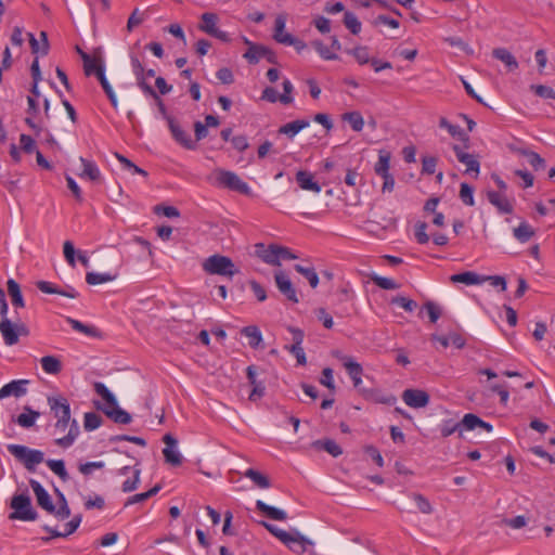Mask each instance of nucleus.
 Segmentation results:
<instances>
[{
    "instance_id": "obj_1",
    "label": "nucleus",
    "mask_w": 555,
    "mask_h": 555,
    "mask_svg": "<svg viewBox=\"0 0 555 555\" xmlns=\"http://www.w3.org/2000/svg\"><path fill=\"white\" fill-rule=\"evenodd\" d=\"M7 449L28 472H35L36 466L44 461V453L40 450L22 444H9Z\"/></svg>"
},
{
    "instance_id": "obj_2",
    "label": "nucleus",
    "mask_w": 555,
    "mask_h": 555,
    "mask_svg": "<svg viewBox=\"0 0 555 555\" xmlns=\"http://www.w3.org/2000/svg\"><path fill=\"white\" fill-rule=\"evenodd\" d=\"M13 512L9 515L10 519L23 521H34L38 518V513L31 505V499L28 493L13 495L10 503Z\"/></svg>"
},
{
    "instance_id": "obj_3",
    "label": "nucleus",
    "mask_w": 555,
    "mask_h": 555,
    "mask_svg": "<svg viewBox=\"0 0 555 555\" xmlns=\"http://www.w3.org/2000/svg\"><path fill=\"white\" fill-rule=\"evenodd\" d=\"M203 269L209 274L230 278L240 272L231 258L218 254L208 257L203 263Z\"/></svg>"
},
{
    "instance_id": "obj_4",
    "label": "nucleus",
    "mask_w": 555,
    "mask_h": 555,
    "mask_svg": "<svg viewBox=\"0 0 555 555\" xmlns=\"http://www.w3.org/2000/svg\"><path fill=\"white\" fill-rule=\"evenodd\" d=\"M0 333L2 335L3 341L7 346L16 345L20 340V336H28L29 328L27 325L20 320L15 323L11 320H1L0 321Z\"/></svg>"
},
{
    "instance_id": "obj_5",
    "label": "nucleus",
    "mask_w": 555,
    "mask_h": 555,
    "mask_svg": "<svg viewBox=\"0 0 555 555\" xmlns=\"http://www.w3.org/2000/svg\"><path fill=\"white\" fill-rule=\"evenodd\" d=\"M67 427H68L67 435L56 438L54 440L55 444L63 449H67L69 447H72L80 434L78 422L75 418H72V420L60 418L54 424L55 431L60 433V434L64 433Z\"/></svg>"
},
{
    "instance_id": "obj_6",
    "label": "nucleus",
    "mask_w": 555,
    "mask_h": 555,
    "mask_svg": "<svg viewBox=\"0 0 555 555\" xmlns=\"http://www.w3.org/2000/svg\"><path fill=\"white\" fill-rule=\"evenodd\" d=\"M217 181L220 185L231 191H235L244 195L250 194L249 185L233 171L223 169L218 170Z\"/></svg>"
},
{
    "instance_id": "obj_7",
    "label": "nucleus",
    "mask_w": 555,
    "mask_h": 555,
    "mask_svg": "<svg viewBox=\"0 0 555 555\" xmlns=\"http://www.w3.org/2000/svg\"><path fill=\"white\" fill-rule=\"evenodd\" d=\"M219 17L216 13L205 12L201 16V23L198 24V29L214 38L219 39L222 42H229L231 40L228 33L220 30L217 27V23Z\"/></svg>"
},
{
    "instance_id": "obj_8",
    "label": "nucleus",
    "mask_w": 555,
    "mask_h": 555,
    "mask_svg": "<svg viewBox=\"0 0 555 555\" xmlns=\"http://www.w3.org/2000/svg\"><path fill=\"white\" fill-rule=\"evenodd\" d=\"M245 43L248 44V49L244 54V57L250 64H257L260 59H266L271 64H278L276 54L266 46L250 42L245 38Z\"/></svg>"
},
{
    "instance_id": "obj_9",
    "label": "nucleus",
    "mask_w": 555,
    "mask_h": 555,
    "mask_svg": "<svg viewBox=\"0 0 555 555\" xmlns=\"http://www.w3.org/2000/svg\"><path fill=\"white\" fill-rule=\"evenodd\" d=\"M47 401L56 421H59L60 418L72 420L70 405L65 397L61 395L49 396Z\"/></svg>"
},
{
    "instance_id": "obj_10",
    "label": "nucleus",
    "mask_w": 555,
    "mask_h": 555,
    "mask_svg": "<svg viewBox=\"0 0 555 555\" xmlns=\"http://www.w3.org/2000/svg\"><path fill=\"white\" fill-rule=\"evenodd\" d=\"M274 280L278 289L287 298V300L292 301L293 304H297L299 301L297 292L286 273L283 271L275 272Z\"/></svg>"
},
{
    "instance_id": "obj_11",
    "label": "nucleus",
    "mask_w": 555,
    "mask_h": 555,
    "mask_svg": "<svg viewBox=\"0 0 555 555\" xmlns=\"http://www.w3.org/2000/svg\"><path fill=\"white\" fill-rule=\"evenodd\" d=\"M255 255L260 258L263 262L271 266H280L279 262V245L270 244L266 246L262 243H257L255 245Z\"/></svg>"
},
{
    "instance_id": "obj_12",
    "label": "nucleus",
    "mask_w": 555,
    "mask_h": 555,
    "mask_svg": "<svg viewBox=\"0 0 555 555\" xmlns=\"http://www.w3.org/2000/svg\"><path fill=\"white\" fill-rule=\"evenodd\" d=\"M291 551L297 554H302L307 551L309 545H313V542L302 535L299 531L293 530L288 532L287 538L283 542Z\"/></svg>"
},
{
    "instance_id": "obj_13",
    "label": "nucleus",
    "mask_w": 555,
    "mask_h": 555,
    "mask_svg": "<svg viewBox=\"0 0 555 555\" xmlns=\"http://www.w3.org/2000/svg\"><path fill=\"white\" fill-rule=\"evenodd\" d=\"M402 400L411 408H425L429 403V395L421 389H405L402 393Z\"/></svg>"
},
{
    "instance_id": "obj_14",
    "label": "nucleus",
    "mask_w": 555,
    "mask_h": 555,
    "mask_svg": "<svg viewBox=\"0 0 555 555\" xmlns=\"http://www.w3.org/2000/svg\"><path fill=\"white\" fill-rule=\"evenodd\" d=\"M30 384L28 379H15L5 384L0 389V400L13 396L15 398L24 397L27 393V386Z\"/></svg>"
},
{
    "instance_id": "obj_15",
    "label": "nucleus",
    "mask_w": 555,
    "mask_h": 555,
    "mask_svg": "<svg viewBox=\"0 0 555 555\" xmlns=\"http://www.w3.org/2000/svg\"><path fill=\"white\" fill-rule=\"evenodd\" d=\"M168 127L177 143L186 150L196 149V141L191 139V135L180 127L176 119H169Z\"/></svg>"
},
{
    "instance_id": "obj_16",
    "label": "nucleus",
    "mask_w": 555,
    "mask_h": 555,
    "mask_svg": "<svg viewBox=\"0 0 555 555\" xmlns=\"http://www.w3.org/2000/svg\"><path fill=\"white\" fill-rule=\"evenodd\" d=\"M29 485L36 495L37 504L47 513L54 512V503L42 485L35 479H30Z\"/></svg>"
},
{
    "instance_id": "obj_17",
    "label": "nucleus",
    "mask_w": 555,
    "mask_h": 555,
    "mask_svg": "<svg viewBox=\"0 0 555 555\" xmlns=\"http://www.w3.org/2000/svg\"><path fill=\"white\" fill-rule=\"evenodd\" d=\"M36 287L44 294H56L68 298H77L79 296V293L70 285L61 288L48 281H37Z\"/></svg>"
},
{
    "instance_id": "obj_18",
    "label": "nucleus",
    "mask_w": 555,
    "mask_h": 555,
    "mask_svg": "<svg viewBox=\"0 0 555 555\" xmlns=\"http://www.w3.org/2000/svg\"><path fill=\"white\" fill-rule=\"evenodd\" d=\"M453 152L460 163L466 166V172H476V175L480 171V163L476 158L475 155L466 153L463 151V149L459 145H453Z\"/></svg>"
},
{
    "instance_id": "obj_19",
    "label": "nucleus",
    "mask_w": 555,
    "mask_h": 555,
    "mask_svg": "<svg viewBox=\"0 0 555 555\" xmlns=\"http://www.w3.org/2000/svg\"><path fill=\"white\" fill-rule=\"evenodd\" d=\"M487 198L491 205H493L500 214H512L514 207L505 194L496 191H488Z\"/></svg>"
},
{
    "instance_id": "obj_20",
    "label": "nucleus",
    "mask_w": 555,
    "mask_h": 555,
    "mask_svg": "<svg viewBox=\"0 0 555 555\" xmlns=\"http://www.w3.org/2000/svg\"><path fill=\"white\" fill-rule=\"evenodd\" d=\"M98 408L101 409L107 417H109L113 422H115L117 424L127 425L132 421L131 415L127 411L122 410L118 405L117 401H116V405H108V406H100L99 405Z\"/></svg>"
},
{
    "instance_id": "obj_21",
    "label": "nucleus",
    "mask_w": 555,
    "mask_h": 555,
    "mask_svg": "<svg viewBox=\"0 0 555 555\" xmlns=\"http://www.w3.org/2000/svg\"><path fill=\"white\" fill-rule=\"evenodd\" d=\"M360 393L365 400H370L375 403L392 405L397 401V398L393 395H386L383 393L380 390L374 388L360 389Z\"/></svg>"
},
{
    "instance_id": "obj_22",
    "label": "nucleus",
    "mask_w": 555,
    "mask_h": 555,
    "mask_svg": "<svg viewBox=\"0 0 555 555\" xmlns=\"http://www.w3.org/2000/svg\"><path fill=\"white\" fill-rule=\"evenodd\" d=\"M246 375L249 384L253 386L251 392L249 393V400L256 401L263 397L266 387L262 382H258L256 378V366L249 365L246 369Z\"/></svg>"
},
{
    "instance_id": "obj_23",
    "label": "nucleus",
    "mask_w": 555,
    "mask_h": 555,
    "mask_svg": "<svg viewBox=\"0 0 555 555\" xmlns=\"http://www.w3.org/2000/svg\"><path fill=\"white\" fill-rule=\"evenodd\" d=\"M27 104L28 108L26 113L28 116L25 118V122L30 129L35 131L36 135H39L42 128L34 120V117L39 113L38 101L34 96H27Z\"/></svg>"
},
{
    "instance_id": "obj_24",
    "label": "nucleus",
    "mask_w": 555,
    "mask_h": 555,
    "mask_svg": "<svg viewBox=\"0 0 555 555\" xmlns=\"http://www.w3.org/2000/svg\"><path fill=\"white\" fill-rule=\"evenodd\" d=\"M439 127L447 129L448 132L453 138H456L457 140H460L464 143L465 149H468L469 137L462 128H460L459 126L452 125L451 122H449V120L446 117H441L439 119Z\"/></svg>"
},
{
    "instance_id": "obj_25",
    "label": "nucleus",
    "mask_w": 555,
    "mask_h": 555,
    "mask_svg": "<svg viewBox=\"0 0 555 555\" xmlns=\"http://www.w3.org/2000/svg\"><path fill=\"white\" fill-rule=\"evenodd\" d=\"M309 125L310 121L307 119H296L281 126L278 130V133L287 135L289 139H293L297 133L307 128Z\"/></svg>"
},
{
    "instance_id": "obj_26",
    "label": "nucleus",
    "mask_w": 555,
    "mask_h": 555,
    "mask_svg": "<svg viewBox=\"0 0 555 555\" xmlns=\"http://www.w3.org/2000/svg\"><path fill=\"white\" fill-rule=\"evenodd\" d=\"M296 181L302 190L312 191L314 193L321 191L320 184L313 180L312 173L308 171L299 170L296 173Z\"/></svg>"
},
{
    "instance_id": "obj_27",
    "label": "nucleus",
    "mask_w": 555,
    "mask_h": 555,
    "mask_svg": "<svg viewBox=\"0 0 555 555\" xmlns=\"http://www.w3.org/2000/svg\"><path fill=\"white\" fill-rule=\"evenodd\" d=\"M256 508L259 512H261L262 514H264L268 518L273 519V520L283 521L287 518V515L284 511H282L278 507L268 505L267 503H264L261 500L256 501Z\"/></svg>"
},
{
    "instance_id": "obj_28",
    "label": "nucleus",
    "mask_w": 555,
    "mask_h": 555,
    "mask_svg": "<svg viewBox=\"0 0 555 555\" xmlns=\"http://www.w3.org/2000/svg\"><path fill=\"white\" fill-rule=\"evenodd\" d=\"M8 294L11 298V302L16 308H24L25 300L21 291L20 284L13 280L9 279L7 282Z\"/></svg>"
},
{
    "instance_id": "obj_29",
    "label": "nucleus",
    "mask_w": 555,
    "mask_h": 555,
    "mask_svg": "<svg viewBox=\"0 0 555 555\" xmlns=\"http://www.w3.org/2000/svg\"><path fill=\"white\" fill-rule=\"evenodd\" d=\"M492 55L494 59L503 62L509 72H514L518 68V62L516 57L505 48L493 49Z\"/></svg>"
},
{
    "instance_id": "obj_30",
    "label": "nucleus",
    "mask_w": 555,
    "mask_h": 555,
    "mask_svg": "<svg viewBox=\"0 0 555 555\" xmlns=\"http://www.w3.org/2000/svg\"><path fill=\"white\" fill-rule=\"evenodd\" d=\"M42 370L47 374L57 375L63 369L62 361L55 356H44L40 359Z\"/></svg>"
},
{
    "instance_id": "obj_31",
    "label": "nucleus",
    "mask_w": 555,
    "mask_h": 555,
    "mask_svg": "<svg viewBox=\"0 0 555 555\" xmlns=\"http://www.w3.org/2000/svg\"><path fill=\"white\" fill-rule=\"evenodd\" d=\"M80 163L82 165V171L79 173L80 178H88L91 181H98L101 178L100 169L96 164L92 160H88L83 157H80Z\"/></svg>"
},
{
    "instance_id": "obj_32",
    "label": "nucleus",
    "mask_w": 555,
    "mask_h": 555,
    "mask_svg": "<svg viewBox=\"0 0 555 555\" xmlns=\"http://www.w3.org/2000/svg\"><path fill=\"white\" fill-rule=\"evenodd\" d=\"M453 283H463L466 285H479L483 283L481 275L473 271H465L462 273L453 274L450 278Z\"/></svg>"
},
{
    "instance_id": "obj_33",
    "label": "nucleus",
    "mask_w": 555,
    "mask_h": 555,
    "mask_svg": "<svg viewBox=\"0 0 555 555\" xmlns=\"http://www.w3.org/2000/svg\"><path fill=\"white\" fill-rule=\"evenodd\" d=\"M312 447L318 450H324L334 457L343 454V449L333 439H321L312 442Z\"/></svg>"
},
{
    "instance_id": "obj_34",
    "label": "nucleus",
    "mask_w": 555,
    "mask_h": 555,
    "mask_svg": "<svg viewBox=\"0 0 555 555\" xmlns=\"http://www.w3.org/2000/svg\"><path fill=\"white\" fill-rule=\"evenodd\" d=\"M346 371L351 378L353 383V387L358 389L360 392V389H365L364 387H361L362 384V374H363V367L360 363L356 362H348L346 364Z\"/></svg>"
},
{
    "instance_id": "obj_35",
    "label": "nucleus",
    "mask_w": 555,
    "mask_h": 555,
    "mask_svg": "<svg viewBox=\"0 0 555 555\" xmlns=\"http://www.w3.org/2000/svg\"><path fill=\"white\" fill-rule=\"evenodd\" d=\"M513 235L519 243L529 242L534 235V229L526 221H522L518 227L513 229Z\"/></svg>"
},
{
    "instance_id": "obj_36",
    "label": "nucleus",
    "mask_w": 555,
    "mask_h": 555,
    "mask_svg": "<svg viewBox=\"0 0 555 555\" xmlns=\"http://www.w3.org/2000/svg\"><path fill=\"white\" fill-rule=\"evenodd\" d=\"M24 413L20 414L15 422L24 428H29L35 425L36 420L40 416L38 411L33 410L30 406H24Z\"/></svg>"
},
{
    "instance_id": "obj_37",
    "label": "nucleus",
    "mask_w": 555,
    "mask_h": 555,
    "mask_svg": "<svg viewBox=\"0 0 555 555\" xmlns=\"http://www.w3.org/2000/svg\"><path fill=\"white\" fill-rule=\"evenodd\" d=\"M96 78L99 79V81H100V83H101L105 94L107 95L112 106L114 108H117L118 101H117L116 94H115L112 86L109 85L108 80L106 79L105 68H99L98 69Z\"/></svg>"
},
{
    "instance_id": "obj_38",
    "label": "nucleus",
    "mask_w": 555,
    "mask_h": 555,
    "mask_svg": "<svg viewBox=\"0 0 555 555\" xmlns=\"http://www.w3.org/2000/svg\"><path fill=\"white\" fill-rule=\"evenodd\" d=\"M341 120L350 125L351 129L356 132L362 131L364 127V119L360 112L352 111L346 112L341 115Z\"/></svg>"
},
{
    "instance_id": "obj_39",
    "label": "nucleus",
    "mask_w": 555,
    "mask_h": 555,
    "mask_svg": "<svg viewBox=\"0 0 555 555\" xmlns=\"http://www.w3.org/2000/svg\"><path fill=\"white\" fill-rule=\"evenodd\" d=\"M241 334L249 338L248 345L254 349L258 348L262 341V334L256 325L243 327Z\"/></svg>"
},
{
    "instance_id": "obj_40",
    "label": "nucleus",
    "mask_w": 555,
    "mask_h": 555,
    "mask_svg": "<svg viewBox=\"0 0 555 555\" xmlns=\"http://www.w3.org/2000/svg\"><path fill=\"white\" fill-rule=\"evenodd\" d=\"M66 321L68 324H70L72 328L76 332H80V333H82L87 336H91V337L100 336L99 331L94 326L86 325L82 322L75 320L70 317H67Z\"/></svg>"
},
{
    "instance_id": "obj_41",
    "label": "nucleus",
    "mask_w": 555,
    "mask_h": 555,
    "mask_svg": "<svg viewBox=\"0 0 555 555\" xmlns=\"http://www.w3.org/2000/svg\"><path fill=\"white\" fill-rule=\"evenodd\" d=\"M244 476L253 480L255 485L261 489H267L271 487L270 479L266 475L261 474L260 472L254 468H248L244 473Z\"/></svg>"
},
{
    "instance_id": "obj_42",
    "label": "nucleus",
    "mask_w": 555,
    "mask_h": 555,
    "mask_svg": "<svg viewBox=\"0 0 555 555\" xmlns=\"http://www.w3.org/2000/svg\"><path fill=\"white\" fill-rule=\"evenodd\" d=\"M439 431L443 438H447L455 433H459V437H462L459 422L452 418L443 420L439 425Z\"/></svg>"
},
{
    "instance_id": "obj_43",
    "label": "nucleus",
    "mask_w": 555,
    "mask_h": 555,
    "mask_svg": "<svg viewBox=\"0 0 555 555\" xmlns=\"http://www.w3.org/2000/svg\"><path fill=\"white\" fill-rule=\"evenodd\" d=\"M47 466L60 477L62 481H67L69 479V475L65 468V463L63 460H47Z\"/></svg>"
},
{
    "instance_id": "obj_44",
    "label": "nucleus",
    "mask_w": 555,
    "mask_h": 555,
    "mask_svg": "<svg viewBox=\"0 0 555 555\" xmlns=\"http://www.w3.org/2000/svg\"><path fill=\"white\" fill-rule=\"evenodd\" d=\"M294 269L299 274L304 275L308 280V282L312 288H315L319 285V276H318V273L315 272L314 268L304 267L301 264H295Z\"/></svg>"
},
{
    "instance_id": "obj_45",
    "label": "nucleus",
    "mask_w": 555,
    "mask_h": 555,
    "mask_svg": "<svg viewBox=\"0 0 555 555\" xmlns=\"http://www.w3.org/2000/svg\"><path fill=\"white\" fill-rule=\"evenodd\" d=\"M115 279H116V274H111V273L88 272L86 274V282L89 285H99V284L114 281Z\"/></svg>"
},
{
    "instance_id": "obj_46",
    "label": "nucleus",
    "mask_w": 555,
    "mask_h": 555,
    "mask_svg": "<svg viewBox=\"0 0 555 555\" xmlns=\"http://www.w3.org/2000/svg\"><path fill=\"white\" fill-rule=\"evenodd\" d=\"M344 24L352 35H358L361 31V22L357 15L350 11L345 12Z\"/></svg>"
},
{
    "instance_id": "obj_47",
    "label": "nucleus",
    "mask_w": 555,
    "mask_h": 555,
    "mask_svg": "<svg viewBox=\"0 0 555 555\" xmlns=\"http://www.w3.org/2000/svg\"><path fill=\"white\" fill-rule=\"evenodd\" d=\"M346 52L348 54L353 55L360 65L371 63L372 61V59H370L369 56V48L365 46H359L353 49H348L346 50Z\"/></svg>"
},
{
    "instance_id": "obj_48",
    "label": "nucleus",
    "mask_w": 555,
    "mask_h": 555,
    "mask_svg": "<svg viewBox=\"0 0 555 555\" xmlns=\"http://www.w3.org/2000/svg\"><path fill=\"white\" fill-rule=\"evenodd\" d=\"M94 390L95 392L102 397V399L105 401L106 405H116V397L111 392V390L103 384V383H95L94 384Z\"/></svg>"
},
{
    "instance_id": "obj_49",
    "label": "nucleus",
    "mask_w": 555,
    "mask_h": 555,
    "mask_svg": "<svg viewBox=\"0 0 555 555\" xmlns=\"http://www.w3.org/2000/svg\"><path fill=\"white\" fill-rule=\"evenodd\" d=\"M103 423L101 415L94 412L85 413L83 427L87 431H92L99 428Z\"/></svg>"
},
{
    "instance_id": "obj_50",
    "label": "nucleus",
    "mask_w": 555,
    "mask_h": 555,
    "mask_svg": "<svg viewBox=\"0 0 555 555\" xmlns=\"http://www.w3.org/2000/svg\"><path fill=\"white\" fill-rule=\"evenodd\" d=\"M461 433L464 430H474L478 425H480V417L473 413H467L464 415L462 421L459 422Z\"/></svg>"
},
{
    "instance_id": "obj_51",
    "label": "nucleus",
    "mask_w": 555,
    "mask_h": 555,
    "mask_svg": "<svg viewBox=\"0 0 555 555\" xmlns=\"http://www.w3.org/2000/svg\"><path fill=\"white\" fill-rule=\"evenodd\" d=\"M82 62H83V70L87 76L94 75L96 76L99 68H105L102 63L96 62L95 59H92L89 54L82 55Z\"/></svg>"
},
{
    "instance_id": "obj_52",
    "label": "nucleus",
    "mask_w": 555,
    "mask_h": 555,
    "mask_svg": "<svg viewBox=\"0 0 555 555\" xmlns=\"http://www.w3.org/2000/svg\"><path fill=\"white\" fill-rule=\"evenodd\" d=\"M411 498L414 500V502L417 506V509L421 513L427 514V515L433 513V511H434L433 505L430 504L428 499L425 498L423 494L414 492L411 494Z\"/></svg>"
},
{
    "instance_id": "obj_53",
    "label": "nucleus",
    "mask_w": 555,
    "mask_h": 555,
    "mask_svg": "<svg viewBox=\"0 0 555 555\" xmlns=\"http://www.w3.org/2000/svg\"><path fill=\"white\" fill-rule=\"evenodd\" d=\"M390 304L397 305V306L403 308L408 312L414 311L417 307L416 301H414L413 299H410L408 297L400 296V295L392 297L390 300Z\"/></svg>"
},
{
    "instance_id": "obj_54",
    "label": "nucleus",
    "mask_w": 555,
    "mask_h": 555,
    "mask_svg": "<svg viewBox=\"0 0 555 555\" xmlns=\"http://www.w3.org/2000/svg\"><path fill=\"white\" fill-rule=\"evenodd\" d=\"M460 198L467 206H474V189L468 183H461Z\"/></svg>"
},
{
    "instance_id": "obj_55",
    "label": "nucleus",
    "mask_w": 555,
    "mask_h": 555,
    "mask_svg": "<svg viewBox=\"0 0 555 555\" xmlns=\"http://www.w3.org/2000/svg\"><path fill=\"white\" fill-rule=\"evenodd\" d=\"M370 279L375 285H377L382 289H396L399 287V285L392 279L389 278L372 274Z\"/></svg>"
},
{
    "instance_id": "obj_56",
    "label": "nucleus",
    "mask_w": 555,
    "mask_h": 555,
    "mask_svg": "<svg viewBox=\"0 0 555 555\" xmlns=\"http://www.w3.org/2000/svg\"><path fill=\"white\" fill-rule=\"evenodd\" d=\"M116 158L119 160V163L124 166L125 169L132 170V173H138L143 177H147V172L138 167L135 164H133L130 159H128L126 156L115 153Z\"/></svg>"
},
{
    "instance_id": "obj_57",
    "label": "nucleus",
    "mask_w": 555,
    "mask_h": 555,
    "mask_svg": "<svg viewBox=\"0 0 555 555\" xmlns=\"http://www.w3.org/2000/svg\"><path fill=\"white\" fill-rule=\"evenodd\" d=\"M163 454L165 457V461L172 465V466H179L182 463V456L179 453V451L176 450V448H164Z\"/></svg>"
},
{
    "instance_id": "obj_58",
    "label": "nucleus",
    "mask_w": 555,
    "mask_h": 555,
    "mask_svg": "<svg viewBox=\"0 0 555 555\" xmlns=\"http://www.w3.org/2000/svg\"><path fill=\"white\" fill-rule=\"evenodd\" d=\"M140 474H141V469L138 467H134L133 477L131 479H127L124 481V483L121 486V490L126 493L134 491L140 483Z\"/></svg>"
},
{
    "instance_id": "obj_59",
    "label": "nucleus",
    "mask_w": 555,
    "mask_h": 555,
    "mask_svg": "<svg viewBox=\"0 0 555 555\" xmlns=\"http://www.w3.org/2000/svg\"><path fill=\"white\" fill-rule=\"evenodd\" d=\"M312 47L315 49V51L320 54V56L324 60H338V55L335 53H332L322 41L314 40L312 41Z\"/></svg>"
},
{
    "instance_id": "obj_60",
    "label": "nucleus",
    "mask_w": 555,
    "mask_h": 555,
    "mask_svg": "<svg viewBox=\"0 0 555 555\" xmlns=\"http://www.w3.org/2000/svg\"><path fill=\"white\" fill-rule=\"evenodd\" d=\"M530 89L540 98L542 99H553L555 100V91L544 85H531Z\"/></svg>"
},
{
    "instance_id": "obj_61",
    "label": "nucleus",
    "mask_w": 555,
    "mask_h": 555,
    "mask_svg": "<svg viewBox=\"0 0 555 555\" xmlns=\"http://www.w3.org/2000/svg\"><path fill=\"white\" fill-rule=\"evenodd\" d=\"M427 223L418 221L415 224V238L418 244H427L429 242V235L426 232Z\"/></svg>"
},
{
    "instance_id": "obj_62",
    "label": "nucleus",
    "mask_w": 555,
    "mask_h": 555,
    "mask_svg": "<svg viewBox=\"0 0 555 555\" xmlns=\"http://www.w3.org/2000/svg\"><path fill=\"white\" fill-rule=\"evenodd\" d=\"M279 43L285 46H293L297 52H301L307 48L305 41L294 37V36H284L282 39H279Z\"/></svg>"
},
{
    "instance_id": "obj_63",
    "label": "nucleus",
    "mask_w": 555,
    "mask_h": 555,
    "mask_svg": "<svg viewBox=\"0 0 555 555\" xmlns=\"http://www.w3.org/2000/svg\"><path fill=\"white\" fill-rule=\"evenodd\" d=\"M526 158L534 170L544 169L546 167L544 158H542L538 153L533 151H529Z\"/></svg>"
},
{
    "instance_id": "obj_64",
    "label": "nucleus",
    "mask_w": 555,
    "mask_h": 555,
    "mask_svg": "<svg viewBox=\"0 0 555 555\" xmlns=\"http://www.w3.org/2000/svg\"><path fill=\"white\" fill-rule=\"evenodd\" d=\"M315 317L325 328L331 330L333 327V318L324 308H318L315 310Z\"/></svg>"
}]
</instances>
